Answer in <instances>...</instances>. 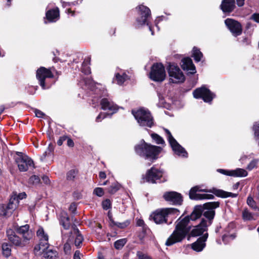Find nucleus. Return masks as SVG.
<instances>
[{
    "label": "nucleus",
    "instance_id": "nucleus-7",
    "mask_svg": "<svg viewBox=\"0 0 259 259\" xmlns=\"http://www.w3.org/2000/svg\"><path fill=\"white\" fill-rule=\"evenodd\" d=\"M177 212L178 210L175 208H167L159 209L153 212L151 214L150 218L156 224H162L166 223L167 217L168 214L175 213Z\"/></svg>",
    "mask_w": 259,
    "mask_h": 259
},
{
    "label": "nucleus",
    "instance_id": "nucleus-43",
    "mask_svg": "<svg viewBox=\"0 0 259 259\" xmlns=\"http://www.w3.org/2000/svg\"><path fill=\"white\" fill-rule=\"evenodd\" d=\"M77 172L74 169L70 170L67 174V179L68 181H73L76 177Z\"/></svg>",
    "mask_w": 259,
    "mask_h": 259
},
{
    "label": "nucleus",
    "instance_id": "nucleus-45",
    "mask_svg": "<svg viewBox=\"0 0 259 259\" xmlns=\"http://www.w3.org/2000/svg\"><path fill=\"white\" fill-rule=\"evenodd\" d=\"M258 160L257 159L252 160L247 165L246 168L248 170H251L254 168L256 167Z\"/></svg>",
    "mask_w": 259,
    "mask_h": 259
},
{
    "label": "nucleus",
    "instance_id": "nucleus-25",
    "mask_svg": "<svg viewBox=\"0 0 259 259\" xmlns=\"http://www.w3.org/2000/svg\"><path fill=\"white\" fill-rule=\"evenodd\" d=\"M58 254L57 252L52 249H49L48 245L46 249H43L42 255L47 259H55Z\"/></svg>",
    "mask_w": 259,
    "mask_h": 259
},
{
    "label": "nucleus",
    "instance_id": "nucleus-11",
    "mask_svg": "<svg viewBox=\"0 0 259 259\" xmlns=\"http://www.w3.org/2000/svg\"><path fill=\"white\" fill-rule=\"evenodd\" d=\"M163 174L162 170L156 168L155 167H152L148 170L146 174L143 176L144 182H147L150 183H156L160 180Z\"/></svg>",
    "mask_w": 259,
    "mask_h": 259
},
{
    "label": "nucleus",
    "instance_id": "nucleus-51",
    "mask_svg": "<svg viewBox=\"0 0 259 259\" xmlns=\"http://www.w3.org/2000/svg\"><path fill=\"white\" fill-rule=\"evenodd\" d=\"M71 247L70 244H64V251L65 254H69L71 253Z\"/></svg>",
    "mask_w": 259,
    "mask_h": 259
},
{
    "label": "nucleus",
    "instance_id": "nucleus-17",
    "mask_svg": "<svg viewBox=\"0 0 259 259\" xmlns=\"http://www.w3.org/2000/svg\"><path fill=\"white\" fill-rule=\"evenodd\" d=\"M74 239V243H82L83 241V236L78 231L74 232L73 236L67 234H63L62 240L64 243H72Z\"/></svg>",
    "mask_w": 259,
    "mask_h": 259
},
{
    "label": "nucleus",
    "instance_id": "nucleus-48",
    "mask_svg": "<svg viewBox=\"0 0 259 259\" xmlns=\"http://www.w3.org/2000/svg\"><path fill=\"white\" fill-rule=\"evenodd\" d=\"M93 193L99 197H101L104 195V192L103 188L98 187L94 189Z\"/></svg>",
    "mask_w": 259,
    "mask_h": 259
},
{
    "label": "nucleus",
    "instance_id": "nucleus-60",
    "mask_svg": "<svg viewBox=\"0 0 259 259\" xmlns=\"http://www.w3.org/2000/svg\"><path fill=\"white\" fill-rule=\"evenodd\" d=\"M251 18L256 22H259V14H254L252 15Z\"/></svg>",
    "mask_w": 259,
    "mask_h": 259
},
{
    "label": "nucleus",
    "instance_id": "nucleus-59",
    "mask_svg": "<svg viewBox=\"0 0 259 259\" xmlns=\"http://www.w3.org/2000/svg\"><path fill=\"white\" fill-rule=\"evenodd\" d=\"M69 209L72 213H75L76 209V204L74 203H72L69 206Z\"/></svg>",
    "mask_w": 259,
    "mask_h": 259
},
{
    "label": "nucleus",
    "instance_id": "nucleus-56",
    "mask_svg": "<svg viewBox=\"0 0 259 259\" xmlns=\"http://www.w3.org/2000/svg\"><path fill=\"white\" fill-rule=\"evenodd\" d=\"M81 2H82L81 0H80V1L78 0L77 2H73V3H71L63 2V4H62V6H63V7H66L67 6H70L71 5H74L76 4H80Z\"/></svg>",
    "mask_w": 259,
    "mask_h": 259
},
{
    "label": "nucleus",
    "instance_id": "nucleus-61",
    "mask_svg": "<svg viewBox=\"0 0 259 259\" xmlns=\"http://www.w3.org/2000/svg\"><path fill=\"white\" fill-rule=\"evenodd\" d=\"M67 145L69 147H73L74 146V142L73 141L69 138L67 137Z\"/></svg>",
    "mask_w": 259,
    "mask_h": 259
},
{
    "label": "nucleus",
    "instance_id": "nucleus-49",
    "mask_svg": "<svg viewBox=\"0 0 259 259\" xmlns=\"http://www.w3.org/2000/svg\"><path fill=\"white\" fill-rule=\"evenodd\" d=\"M11 197H16V199L18 200V202H19L20 200L26 198V194L25 192L19 193L18 195H17L16 193H13Z\"/></svg>",
    "mask_w": 259,
    "mask_h": 259
},
{
    "label": "nucleus",
    "instance_id": "nucleus-55",
    "mask_svg": "<svg viewBox=\"0 0 259 259\" xmlns=\"http://www.w3.org/2000/svg\"><path fill=\"white\" fill-rule=\"evenodd\" d=\"M67 139V137L66 136H63L62 137H60L59 139L57 141V144L59 146L62 145L63 142L66 140Z\"/></svg>",
    "mask_w": 259,
    "mask_h": 259
},
{
    "label": "nucleus",
    "instance_id": "nucleus-1",
    "mask_svg": "<svg viewBox=\"0 0 259 259\" xmlns=\"http://www.w3.org/2000/svg\"><path fill=\"white\" fill-rule=\"evenodd\" d=\"M220 203L209 202L204 204L205 208L208 209L203 213L205 218H202L200 223L194 227L187 236L188 241L193 243H205L208 238L207 227L211 225L215 215L214 209L219 207Z\"/></svg>",
    "mask_w": 259,
    "mask_h": 259
},
{
    "label": "nucleus",
    "instance_id": "nucleus-31",
    "mask_svg": "<svg viewBox=\"0 0 259 259\" xmlns=\"http://www.w3.org/2000/svg\"><path fill=\"white\" fill-rule=\"evenodd\" d=\"M7 235L11 243H19V238L15 235L13 230L8 229L7 231Z\"/></svg>",
    "mask_w": 259,
    "mask_h": 259
},
{
    "label": "nucleus",
    "instance_id": "nucleus-26",
    "mask_svg": "<svg viewBox=\"0 0 259 259\" xmlns=\"http://www.w3.org/2000/svg\"><path fill=\"white\" fill-rule=\"evenodd\" d=\"M128 79V76L126 73L122 71H120L115 74L114 80L117 82V83L121 85L124 81Z\"/></svg>",
    "mask_w": 259,
    "mask_h": 259
},
{
    "label": "nucleus",
    "instance_id": "nucleus-33",
    "mask_svg": "<svg viewBox=\"0 0 259 259\" xmlns=\"http://www.w3.org/2000/svg\"><path fill=\"white\" fill-rule=\"evenodd\" d=\"M242 218L244 221H251L255 220L254 214L248 209H245L242 211Z\"/></svg>",
    "mask_w": 259,
    "mask_h": 259
},
{
    "label": "nucleus",
    "instance_id": "nucleus-16",
    "mask_svg": "<svg viewBox=\"0 0 259 259\" xmlns=\"http://www.w3.org/2000/svg\"><path fill=\"white\" fill-rule=\"evenodd\" d=\"M163 197L167 201L174 204L180 205L183 201L181 194L176 192H167L163 195Z\"/></svg>",
    "mask_w": 259,
    "mask_h": 259
},
{
    "label": "nucleus",
    "instance_id": "nucleus-10",
    "mask_svg": "<svg viewBox=\"0 0 259 259\" xmlns=\"http://www.w3.org/2000/svg\"><path fill=\"white\" fill-rule=\"evenodd\" d=\"M164 130L167 135V138L169 143L170 145L175 154L179 156L187 157L188 154L184 148L177 142L168 130L165 129Z\"/></svg>",
    "mask_w": 259,
    "mask_h": 259
},
{
    "label": "nucleus",
    "instance_id": "nucleus-18",
    "mask_svg": "<svg viewBox=\"0 0 259 259\" xmlns=\"http://www.w3.org/2000/svg\"><path fill=\"white\" fill-rule=\"evenodd\" d=\"M17 233L20 234L23 237L24 241L30 240L33 237V233L29 230V226L25 225L22 226L17 229Z\"/></svg>",
    "mask_w": 259,
    "mask_h": 259
},
{
    "label": "nucleus",
    "instance_id": "nucleus-4",
    "mask_svg": "<svg viewBox=\"0 0 259 259\" xmlns=\"http://www.w3.org/2000/svg\"><path fill=\"white\" fill-rule=\"evenodd\" d=\"M189 222V218L185 217L177 220L175 231L167 239L166 243H178L186 237L188 233L186 227Z\"/></svg>",
    "mask_w": 259,
    "mask_h": 259
},
{
    "label": "nucleus",
    "instance_id": "nucleus-32",
    "mask_svg": "<svg viewBox=\"0 0 259 259\" xmlns=\"http://www.w3.org/2000/svg\"><path fill=\"white\" fill-rule=\"evenodd\" d=\"M192 57L194 58L195 61L198 62L201 61L203 54L196 47H194L193 49Z\"/></svg>",
    "mask_w": 259,
    "mask_h": 259
},
{
    "label": "nucleus",
    "instance_id": "nucleus-19",
    "mask_svg": "<svg viewBox=\"0 0 259 259\" xmlns=\"http://www.w3.org/2000/svg\"><path fill=\"white\" fill-rule=\"evenodd\" d=\"M100 104L103 110L111 111L112 114L116 112L118 110L117 106L108 98H103L101 100Z\"/></svg>",
    "mask_w": 259,
    "mask_h": 259
},
{
    "label": "nucleus",
    "instance_id": "nucleus-23",
    "mask_svg": "<svg viewBox=\"0 0 259 259\" xmlns=\"http://www.w3.org/2000/svg\"><path fill=\"white\" fill-rule=\"evenodd\" d=\"M46 18L50 22L57 21L59 18V11L58 8L48 11L46 14Z\"/></svg>",
    "mask_w": 259,
    "mask_h": 259
},
{
    "label": "nucleus",
    "instance_id": "nucleus-34",
    "mask_svg": "<svg viewBox=\"0 0 259 259\" xmlns=\"http://www.w3.org/2000/svg\"><path fill=\"white\" fill-rule=\"evenodd\" d=\"M64 215L61 217L60 223L64 229H68L70 226L69 218L67 214L64 213Z\"/></svg>",
    "mask_w": 259,
    "mask_h": 259
},
{
    "label": "nucleus",
    "instance_id": "nucleus-58",
    "mask_svg": "<svg viewBox=\"0 0 259 259\" xmlns=\"http://www.w3.org/2000/svg\"><path fill=\"white\" fill-rule=\"evenodd\" d=\"M35 116L39 118H42L45 116V114L39 110L36 109L35 110Z\"/></svg>",
    "mask_w": 259,
    "mask_h": 259
},
{
    "label": "nucleus",
    "instance_id": "nucleus-5",
    "mask_svg": "<svg viewBox=\"0 0 259 259\" xmlns=\"http://www.w3.org/2000/svg\"><path fill=\"white\" fill-rule=\"evenodd\" d=\"M132 114L141 126L151 127L154 124L153 117L149 111L144 108L133 110Z\"/></svg>",
    "mask_w": 259,
    "mask_h": 259
},
{
    "label": "nucleus",
    "instance_id": "nucleus-28",
    "mask_svg": "<svg viewBox=\"0 0 259 259\" xmlns=\"http://www.w3.org/2000/svg\"><path fill=\"white\" fill-rule=\"evenodd\" d=\"M248 175L247 171L243 168H237L236 169L232 170L231 175L236 177H245Z\"/></svg>",
    "mask_w": 259,
    "mask_h": 259
},
{
    "label": "nucleus",
    "instance_id": "nucleus-15",
    "mask_svg": "<svg viewBox=\"0 0 259 259\" xmlns=\"http://www.w3.org/2000/svg\"><path fill=\"white\" fill-rule=\"evenodd\" d=\"M225 23L228 28L235 36L240 35L242 33V27L237 21L228 18L225 21Z\"/></svg>",
    "mask_w": 259,
    "mask_h": 259
},
{
    "label": "nucleus",
    "instance_id": "nucleus-30",
    "mask_svg": "<svg viewBox=\"0 0 259 259\" xmlns=\"http://www.w3.org/2000/svg\"><path fill=\"white\" fill-rule=\"evenodd\" d=\"M111 225L113 226H116L120 229H124L128 226L131 223L129 220H127L122 223H119L114 221L112 219H110Z\"/></svg>",
    "mask_w": 259,
    "mask_h": 259
},
{
    "label": "nucleus",
    "instance_id": "nucleus-8",
    "mask_svg": "<svg viewBox=\"0 0 259 259\" xmlns=\"http://www.w3.org/2000/svg\"><path fill=\"white\" fill-rule=\"evenodd\" d=\"M15 161L20 171H26L29 168L34 167L32 159L27 155L21 152L17 153Z\"/></svg>",
    "mask_w": 259,
    "mask_h": 259
},
{
    "label": "nucleus",
    "instance_id": "nucleus-52",
    "mask_svg": "<svg viewBox=\"0 0 259 259\" xmlns=\"http://www.w3.org/2000/svg\"><path fill=\"white\" fill-rule=\"evenodd\" d=\"M217 171L224 175L232 176V175H231L232 174V170H228L224 169H218Z\"/></svg>",
    "mask_w": 259,
    "mask_h": 259
},
{
    "label": "nucleus",
    "instance_id": "nucleus-14",
    "mask_svg": "<svg viewBox=\"0 0 259 259\" xmlns=\"http://www.w3.org/2000/svg\"><path fill=\"white\" fill-rule=\"evenodd\" d=\"M53 74L49 69L41 67L36 71V78L39 82V84L43 89H46L45 80L47 78H52Z\"/></svg>",
    "mask_w": 259,
    "mask_h": 259
},
{
    "label": "nucleus",
    "instance_id": "nucleus-63",
    "mask_svg": "<svg viewBox=\"0 0 259 259\" xmlns=\"http://www.w3.org/2000/svg\"><path fill=\"white\" fill-rule=\"evenodd\" d=\"M124 244H114V247L116 249L119 250L122 248Z\"/></svg>",
    "mask_w": 259,
    "mask_h": 259
},
{
    "label": "nucleus",
    "instance_id": "nucleus-13",
    "mask_svg": "<svg viewBox=\"0 0 259 259\" xmlns=\"http://www.w3.org/2000/svg\"><path fill=\"white\" fill-rule=\"evenodd\" d=\"M193 94L195 98H202L205 102H210L215 96L212 93L204 87L196 89Z\"/></svg>",
    "mask_w": 259,
    "mask_h": 259
},
{
    "label": "nucleus",
    "instance_id": "nucleus-46",
    "mask_svg": "<svg viewBox=\"0 0 259 259\" xmlns=\"http://www.w3.org/2000/svg\"><path fill=\"white\" fill-rule=\"evenodd\" d=\"M111 203L109 199H106L102 202V207L105 210H107L111 208Z\"/></svg>",
    "mask_w": 259,
    "mask_h": 259
},
{
    "label": "nucleus",
    "instance_id": "nucleus-62",
    "mask_svg": "<svg viewBox=\"0 0 259 259\" xmlns=\"http://www.w3.org/2000/svg\"><path fill=\"white\" fill-rule=\"evenodd\" d=\"M137 225L138 226L143 227L144 226V222L143 220L138 219L137 221Z\"/></svg>",
    "mask_w": 259,
    "mask_h": 259
},
{
    "label": "nucleus",
    "instance_id": "nucleus-35",
    "mask_svg": "<svg viewBox=\"0 0 259 259\" xmlns=\"http://www.w3.org/2000/svg\"><path fill=\"white\" fill-rule=\"evenodd\" d=\"M47 245L49 244H37L34 248V252L36 254H42L43 249L47 248Z\"/></svg>",
    "mask_w": 259,
    "mask_h": 259
},
{
    "label": "nucleus",
    "instance_id": "nucleus-22",
    "mask_svg": "<svg viewBox=\"0 0 259 259\" xmlns=\"http://www.w3.org/2000/svg\"><path fill=\"white\" fill-rule=\"evenodd\" d=\"M220 7L224 12H231L235 8V0H223Z\"/></svg>",
    "mask_w": 259,
    "mask_h": 259
},
{
    "label": "nucleus",
    "instance_id": "nucleus-27",
    "mask_svg": "<svg viewBox=\"0 0 259 259\" xmlns=\"http://www.w3.org/2000/svg\"><path fill=\"white\" fill-rule=\"evenodd\" d=\"M36 236L40 241L47 242L49 240V236L44 231L42 228L40 227L36 232Z\"/></svg>",
    "mask_w": 259,
    "mask_h": 259
},
{
    "label": "nucleus",
    "instance_id": "nucleus-2",
    "mask_svg": "<svg viewBox=\"0 0 259 259\" xmlns=\"http://www.w3.org/2000/svg\"><path fill=\"white\" fill-rule=\"evenodd\" d=\"M197 192H213L216 196L222 198L236 197L237 194L228 192L222 190L213 188L212 190L206 189H200L198 186H195L191 189L189 192V197L194 200L212 199L214 196L210 194H198Z\"/></svg>",
    "mask_w": 259,
    "mask_h": 259
},
{
    "label": "nucleus",
    "instance_id": "nucleus-44",
    "mask_svg": "<svg viewBox=\"0 0 259 259\" xmlns=\"http://www.w3.org/2000/svg\"><path fill=\"white\" fill-rule=\"evenodd\" d=\"M52 151L53 150L52 148L49 147L47 150L46 151H45V152L41 156L40 160L41 161H44L47 157L50 156L52 154Z\"/></svg>",
    "mask_w": 259,
    "mask_h": 259
},
{
    "label": "nucleus",
    "instance_id": "nucleus-57",
    "mask_svg": "<svg viewBox=\"0 0 259 259\" xmlns=\"http://www.w3.org/2000/svg\"><path fill=\"white\" fill-rule=\"evenodd\" d=\"M82 256V254L79 250H76L74 254L73 259H81V256Z\"/></svg>",
    "mask_w": 259,
    "mask_h": 259
},
{
    "label": "nucleus",
    "instance_id": "nucleus-21",
    "mask_svg": "<svg viewBox=\"0 0 259 259\" xmlns=\"http://www.w3.org/2000/svg\"><path fill=\"white\" fill-rule=\"evenodd\" d=\"M204 209H206V210H208V209L205 208L204 205L203 206L201 205L196 206L191 214L186 217L189 218V221L190 220L193 221H195L201 217L203 212H204L205 211H203Z\"/></svg>",
    "mask_w": 259,
    "mask_h": 259
},
{
    "label": "nucleus",
    "instance_id": "nucleus-6",
    "mask_svg": "<svg viewBox=\"0 0 259 259\" xmlns=\"http://www.w3.org/2000/svg\"><path fill=\"white\" fill-rule=\"evenodd\" d=\"M137 9L139 11V16L136 20V26L140 27L146 24L149 26V29L151 32V34L153 35V29L148 23V20L151 17L150 10L149 8L143 5L139 6Z\"/></svg>",
    "mask_w": 259,
    "mask_h": 259
},
{
    "label": "nucleus",
    "instance_id": "nucleus-9",
    "mask_svg": "<svg viewBox=\"0 0 259 259\" xmlns=\"http://www.w3.org/2000/svg\"><path fill=\"white\" fill-rule=\"evenodd\" d=\"M166 73L164 67L161 63H155L151 67L150 78L155 81H162L164 80Z\"/></svg>",
    "mask_w": 259,
    "mask_h": 259
},
{
    "label": "nucleus",
    "instance_id": "nucleus-29",
    "mask_svg": "<svg viewBox=\"0 0 259 259\" xmlns=\"http://www.w3.org/2000/svg\"><path fill=\"white\" fill-rule=\"evenodd\" d=\"M206 244H188L186 249H191L195 251L200 252L205 247Z\"/></svg>",
    "mask_w": 259,
    "mask_h": 259
},
{
    "label": "nucleus",
    "instance_id": "nucleus-41",
    "mask_svg": "<svg viewBox=\"0 0 259 259\" xmlns=\"http://www.w3.org/2000/svg\"><path fill=\"white\" fill-rule=\"evenodd\" d=\"M247 204L253 210H256L257 208L255 201L251 196L248 197L247 199Z\"/></svg>",
    "mask_w": 259,
    "mask_h": 259
},
{
    "label": "nucleus",
    "instance_id": "nucleus-20",
    "mask_svg": "<svg viewBox=\"0 0 259 259\" xmlns=\"http://www.w3.org/2000/svg\"><path fill=\"white\" fill-rule=\"evenodd\" d=\"M182 63L181 66L183 70L188 71L189 73L192 74L196 73V68L191 59L190 58H184L182 60Z\"/></svg>",
    "mask_w": 259,
    "mask_h": 259
},
{
    "label": "nucleus",
    "instance_id": "nucleus-47",
    "mask_svg": "<svg viewBox=\"0 0 259 259\" xmlns=\"http://www.w3.org/2000/svg\"><path fill=\"white\" fill-rule=\"evenodd\" d=\"M235 237L236 235L234 234L231 235H225L223 237V241L224 242L232 241Z\"/></svg>",
    "mask_w": 259,
    "mask_h": 259
},
{
    "label": "nucleus",
    "instance_id": "nucleus-3",
    "mask_svg": "<svg viewBox=\"0 0 259 259\" xmlns=\"http://www.w3.org/2000/svg\"><path fill=\"white\" fill-rule=\"evenodd\" d=\"M135 148L138 154L150 159L151 162L157 159L158 154L162 150L160 147L149 144L144 141H142L141 144L136 145Z\"/></svg>",
    "mask_w": 259,
    "mask_h": 259
},
{
    "label": "nucleus",
    "instance_id": "nucleus-64",
    "mask_svg": "<svg viewBox=\"0 0 259 259\" xmlns=\"http://www.w3.org/2000/svg\"><path fill=\"white\" fill-rule=\"evenodd\" d=\"M236 2L239 7H242L244 4V0H236Z\"/></svg>",
    "mask_w": 259,
    "mask_h": 259
},
{
    "label": "nucleus",
    "instance_id": "nucleus-38",
    "mask_svg": "<svg viewBox=\"0 0 259 259\" xmlns=\"http://www.w3.org/2000/svg\"><path fill=\"white\" fill-rule=\"evenodd\" d=\"M90 62V59H85L82 63V71L85 74H90L91 73V70L88 66V64Z\"/></svg>",
    "mask_w": 259,
    "mask_h": 259
},
{
    "label": "nucleus",
    "instance_id": "nucleus-39",
    "mask_svg": "<svg viewBox=\"0 0 259 259\" xmlns=\"http://www.w3.org/2000/svg\"><path fill=\"white\" fill-rule=\"evenodd\" d=\"M151 138L157 144H164V141L162 137L156 134H152Z\"/></svg>",
    "mask_w": 259,
    "mask_h": 259
},
{
    "label": "nucleus",
    "instance_id": "nucleus-37",
    "mask_svg": "<svg viewBox=\"0 0 259 259\" xmlns=\"http://www.w3.org/2000/svg\"><path fill=\"white\" fill-rule=\"evenodd\" d=\"M120 188V185L117 182H114L112 184L108 189V192L110 194H114L116 193Z\"/></svg>",
    "mask_w": 259,
    "mask_h": 259
},
{
    "label": "nucleus",
    "instance_id": "nucleus-40",
    "mask_svg": "<svg viewBox=\"0 0 259 259\" xmlns=\"http://www.w3.org/2000/svg\"><path fill=\"white\" fill-rule=\"evenodd\" d=\"M7 206L5 204H0V216L9 217L10 214L8 213Z\"/></svg>",
    "mask_w": 259,
    "mask_h": 259
},
{
    "label": "nucleus",
    "instance_id": "nucleus-12",
    "mask_svg": "<svg viewBox=\"0 0 259 259\" xmlns=\"http://www.w3.org/2000/svg\"><path fill=\"white\" fill-rule=\"evenodd\" d=\"M168 72L170 77V82L178 83L184 81L185 76L178 66L175 64H169Z\"/></svg>",
    "mask_w": 259,
    "mask_h": 259
},
{
    "label": "nucleus",
    "instance_id": "nucleus-53",
    "mask_svg": "<svg viewBox=\"0 0 259 259\" xmlns=\"http://www.w3.org/2000/svg\"><path fill=\"white\" fill-rule=\"evenodd\" d=\"M108 115V114L105 113H101L98 115V116L96 117V120L97 122H100L102 121V120L106 116Z\"/></svg>",
    "mask_w": 259,
    "mask_h": 259
},
{
    "label": "nucleus",
    "instance_id": "nucleus-36",
    "mask_svg": "<svg viewBox=\"0 0 259 259\" xmlns=\"http://www.w3.org/2000/svg\"><path fill=\"white\" fill-rule=\"evenodd\" d=\"M11 244H3V253L6 257L10 256L11 254Z\"/></svg>",
    "mask_w": 259,
    "mask_h": 259
},
{
    "label": "nucleus",
    "instance_id": "nucleus-50",
    "mask_svg": "<svg viewBox=\"0 0 259 259\" xmlns=\"http://www.w3.org/2000/svg\"><path fill=\"white\" fill-rule=\"evenodd\" d=\"M137 256L139 257V259H153L149 255L144 254L141 251L137 252Z\"/></svg>",
    "mask_w": 259,
    "mask_h": 259
},
{
    "label": "nucleus",
    "instance_id": "nucleus-24",
    "mask_svg": "<svg viewBox=\"0 0 259 259\" xmlns=\"http://www.w3.org/2000/svg\"><path fill=\"white\" fill-rule=\"evenodd\" d=\"M18 205L19 202L16 199V197H11L10 199L9 203L6 205L8 210V213L10 214V216L13 211L18 207Z\"/></svg>",
    "mask_w": 259,
    "mask_h": 259
},
{
    "label": "nucleus",
    "instance_id": "nucleus-42",
    "mask_svg": "<svg viewBox=\"0 0 259 259\" xmlns=\"http://www.w3.org/2000/svg\"><path fill=\"white\" fill-rule=\"evenodd\" d=\"M40 182L39 178L35 175L31 176L28 181V183L31 185H36Z\"/></svg>",
    "mask_w": 259,
    "mask_h": 259
},
{
    "label": "nucleus",
    "instance_id": "nucleus-54",
    "mask_svg": "<svg viewBox=\"0 0 259 259\" xmlns=\"http://www.w3.org/2000/svg\"><path fill=\"white\" fill-rule=\"evenodd\" d=\"M83 82L85 84V85L89 89L93 90V83L92 81L90 80H84Z\"/></svg>",
    "mask_w": 259,
    "mask_h": 259
}]
</instances>
